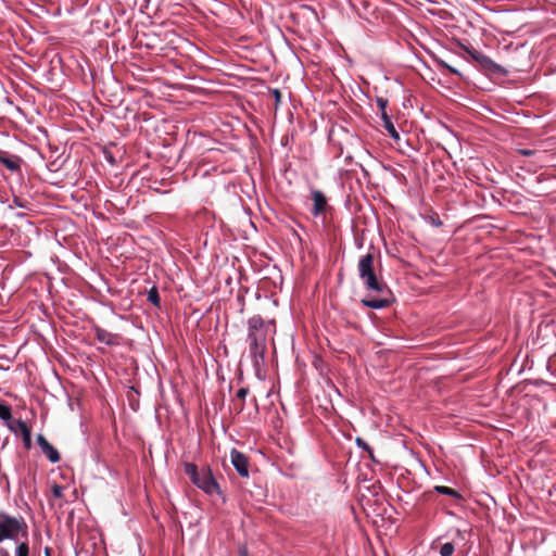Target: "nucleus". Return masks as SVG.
Instances as JSON below:
<instances>
[{
  "label": "nucleus",
  "instance_id": "f257e3e1",
  "mask_svg": "<svg viewBox=\"0 0 556 556\" xmlns=\"http://www.w3.org/2000/svg\"><path fill=\"white\" fill-rule=\"evenodd\" d=\"M359 278L363 280L367 290L377 292V293H388L390 294V289L387 283L378 278L375 271V254L374 252H368L365 255L361 256L357 265Z\"/></svg>",
  "mask_w": 556,
  "mask_h": 556
},
{
  "label": "nucleus",
  "instance_id": "c85d7f7f",
  "mask_svg": "<svg viewBox=\"0 0 556 556\" xmlns=\"http://www.w3.org/2000/svg\"><path fill=\"white\" fill-rule=\"evenodd\" d=\"M0 555L1 556H10L8 551L3 549V548H0Z\"/></svg>",
  "mask_w": 556,
  "mask_h": 556
},
{
  "label": "nucleus",
  "instance_id": "0eeeda50",
  "mask_svg": "<svg viewBox=\"0 0 556 556\" xmlns=\"http://www.w3.org/2000/svg\"><path fill=\"white\" fill-rule=\"evenodd\" d=\"M381 298H372V299H363L362 304L369 308L380 309L384 308L391 305L393 302V295L390 291V294L388 293H380Z\"/></svg>",
  "mask_w": 556,
  "mask_h": 556
},
{
  "label": "nucleus",
  "instance_id": "f3484780",
  "mask_svg": "<svg viewBox=\"0 0 556 556\" xmlns=\"http://www.w3.org/2000/svg\"><path fill=\"white\" fill-rule=\"evenodd\" d=\"M455 551V546L453 543H444L440 548L441 556H452Z\"/></svg>",
  "mask_w": 556,
  "mask_h": 556
},
{
  "label": "nucleus",
  "instance_id": "2eb2a0df",
  "mask_svg": "<svg viewBox=\"0 0 556 556\" xmlns=\"http://www.w3.org/2000/svg\"><path fill=\"white\" fill-rule=\"evenodd\" d=\"M148 301L152 303L155 307L161 306V299L159 291L155 287H152L148 292Z\"/></svg>",
  "mask_w": 556,
  "mask_h": 556
},
{
  "label": "nucleus",
  "instance_id": "5701e85b",
  "mask_svg": "<svg viewBox=\"0 0 556 556\" xmlns=\"http://www.w3.org/2000/svg\"><path fill=\"white\" fill-rule=\"evenodd\" d=\"M376 102H377V105L380 109V111H386L387 105H388V100L387 99L377 98Z\"/></svg>",
  "mask_w": 556,
  "mask_h": 556
},
{
  "label": "nucleus",
  "instance_id": "9d476101",
  "mask_svg": "<svg viewBox=\"0 0 556 556\" xmlns=\"http://www.w3.org/2000/svg\"><path fill=\"white\" fill-rule=\"evenodd\" d=\"M21 157L0 150V163L11 172H17L21 168Z\"/></svg>",
  "mask_w": 556,
  "mask_h": 556
},
{
  "label": "nucleus",
  "instance_id": "b1692460",
  "mask_svg": "<svg viewBox=\"0 0 556 556\" xmlns=\"http://www.w3.org/2000/svg\"><path fill=\"white\" fill-rule=\"evenodd\" d=\"M535 150H530V149H518L517 150V153L520 154V155H523V156H532L535 154Z\"/></svg>",
  "mask_w": 556,
  "mask_h": 556
},
{
  "label": "nucleus",
  "instance_id": "39448f33",
  "mask_svg": "<svg viewBox=\"0 0 556 556\" xmlns=\"http://www.w3.org/2000/svg\"><path fill=\"white\" fill-rule=\"evenodd\" d=\"M230 462L240 477H249L250 462L245 454L237 448H232L230 452Z\"/></svg>",
  "mask_w": 556,
  "mask_h": 556
},
{
  "label": "nucleus",
  "instance_id": "423d86ee",
  "mask_svg": "<svg viewBox=\"0 0 556 556\" xmlns=\"http://www.w3.org/2000/svg\"><path fill=\"white\" fill-rule=\"evenodd\" d=\"M37 443L40 446L42 453L51 463L55 464L60 462L61 456L58 450L51 445L48 440L40 433L37 435Z\"/></svg>",
  "mask_w": 556,
  "mask_h": 556
},
{
  "label": "nucleus",
  "instance_id": "20e7f679",
  "mask_svg": "<svg viewBox=\"0 0 556 556\" xmlns=\"http://www.w3.org/2000/svg\"><path fill=\"white\" fill-rule=\"evenodd\" d=\"M20 533L27 538V525L24 519L0 514V542L7 539L17 540Z\"/></svg>",
  "mask_w": 556,
  "mask_h": 556
},
{
  "label": "nucleus",
  "instance_id": "9b49d317",
  "mask_svg": "<svg viewBox=\"0 0 556 556\" xmlns=\"http://www.w3.org/2000/svg\"><path fill=\"white\" fill-rule=\"evenodd\" d=\"M11 429L15 433H21L23 438L24 446L29 450L31 447V432L27 424L21 419H18L14 426H11Z\"/></svg>",
  "mask_w": 556,
  "mask_h": 556
},
{
  "label": "nucleus",
  "instance_id": "f03ea898",
  "mask_svg": "<svg viewBox=\"0 0 556 556\" xmlns=\"http://www.w3.org/2000/svg\"><path fill=\"white\" fill-rule=\"evenodd\" d=\"M185 473L189 477L193 484L203 490L206 494H220L219 484L217 483L210 467H203L201 470H199L197 465L192 463H186Z\"/></svg>",
  "mask_w": 556,
  "mask_h": 556
},
{
  "label": "nucleus",
  "instance_id": "bb28decb",
  "mask_svg": "<svg viewBox=\"0 0 556 556\" xmlns=\"http://www.w3.org/2000/svg\"><path fill=\"white\" fill-rule=\"evenodd\" d=\"M381 112V118H382V122L384 123L386 122V118H391L387 111H380Z\"/></svg>",
  "mask_w": 556,
  "mask_h": 556
},
{
  "label": "nucleus",
  "instance_id": "a878e982",
  "mask_svg": "<svg viewBox=\"0 0 556 556\" xmlns=\"http://www.w3.org/2000/svg\"><path fill=\"white\" fill-rule=\"evenodd\" d=\"M239 556H249L248 549L245 547H242L238 552Z\"/></svg>",
  "mask_w": 556,
  "mask_h": 556
},
{
  "label": "nucleus",
  "instance_id": "f8f14e48",
  "mask_svg": "<svg viewBox=\"0 0 556 556\" xmlns=\"http://www.w3.org/2000/svg\"><path fill=\"white\" fill-rule=\"evenodd\" d=\"M93 331L97 340L105 343L106 345H116L119 342V337L117 334H114L99 326H96Z\"/></svg>",
  "mask_w": 556,
  "mask_h": 556
},
{
  "label": "nucleus",
  "instance_id": "7ed1b4c3",
  "mask_svg": "<svg viewBox=\"0 0 556 556\" xmlns=\"http://www.w3.org/2000/svg\"><path fill=\"white\" fill-rule=\"evenodd\" d=\"M249 349L254 358H264L266 352V333L264 321L261 316H253L249 319Z\"/></svg>",
  "mask_w": 556,
  "mask_h": 556
},
{
  "label": "nucleus",
  "instance_id": "cd10ccee",
  "mask_svg": "<svg viewBox=\"0 0 556 556\" xmlns=\"http://www.w3.org/2000/svg\"><path fill=\"white\" fill-rule=\"evenodd\" d=\"M442 64H443V66H444V67L448 68V71H451L452 73H455V74L457 73V71H456L455 68H453V67L448 66V65H447V64H445V63H442Z\"/></svg>",
  "mask_w": 556,
  "mask_h": 556
},
{
  "label": "nucleus",
  "instance_id": "393cba45",
  "mask_svg": "<svg viewBox=\"0 0 556 556\" xmlns=\"http://www.w3.org/2000/svg\"><path fill=\"white\" fill-rule=\"evenodd\" d=\"M13 204L18 207H26V202L18 197H14Z\"/></svg>",
  "mask_w": 556,
  "mask_h": 556
},
{
  "label": "nucleus",
  "instance_id": "6e6552de",
  "mask_svg": "<svg viewBox=\"0 0 556 556\" xmlns=\"http://www.w3.org/2000/svg\"><path fill=\"white\" fill-rule=\"evenodd\" d=\"M471 55L482 66H484L485 68L490 70L491 72H493L495 74H501V75L507 74V71L503 66H501L500 64H496L495 62H493L486 55H484V54H482V53H480V52H478L476 50L471 53Z\"/></svg>",
  "mask_w": 556,
  "mask_h": 556
},
{
  "label": "nucleus",
  "instance_id": "c756f323",
  "mask_svg": "<svg viewBox=\"0 0 556 556\" xmlns=\"http://www.w3.org/2000/svg\"><path fill=\"white\" fill-rule=\"evenodd\" d=\"M45 554H46V556H51V554H50V548H49V547H46V549H45Z\"/></svg>",
  "mask_w": 556,
  "mask_h": 556
},
{
  "label": "nucleus",
  "instance_id": "a211bd4d",
  "mask_svg": "<svg viewBox=\"0 0 556 556\" xmlns=\"http://www.w3.org/2000/svg\"><path fill=\"white\" fill-rule=\"evenodd\" d=\"M0 418L8 421L12 418L10 406L0 403Z\"/></svg>",
  "mask_w": 556,
  "mask_h": 556
},
{
  "label": "nucleus",
  "instance_id": "dca6fc26",
  "mask_svg": "<svg viewBox=\"0 0 556 556\" xmlns=\"http://www.w3.org/2000/svg\"><path fill=\"white\" fill-rule=\"evenodd\" d=\"M434 490L438 493L443 494V495H448L452 497H460L459 493L450 486L437 485V486H434Z\"/></svg>",
  "mask_w": 556,
  "mask_h": 556
},
{
  "label": "nucleus",
  "instance_id": "4be33fe9",
  "mask_svg": "<svg viewBox=\"0 0 556 556\" xmlns=\"http://www.w3.org/2000/svg\"><path fill=\"white\" fill-rule=\"evenodd\" d=\"M52 494L54 497L61 498L63 496V488L61 485L54 484L52 488Z\"/></svg>",
  "mask_w": 556,
  "mask_h": 556
},
{
  "label": "nucleus",
  "instance_id": "1a4fd4ad",
  "mask_svg": "<svg viewBox=\"0 0 556 556\" xmlns=\"http://www.w3.org/2000/svg\"><path fill=\"white\" fill-rule=\"evenodd\" d=\"M312 200H313V210L312 214L314 216L321 215L328 208V202L326 195L319 190L312 191Z\"/></svg>",
  "mask_w": 556,
  "mask_h": 556
},
{
  "label": "nucleus",
  "instance_id": "4468645a",
  "mask_svg": "<svg viewBox=\"0 0 556 556\" xmlns=\"http://www.w3.org/2000/svg\"><path fill=\"white\" fill-rule=\"evenodd\" d=\"M383 127H384V129L387 130V132L389 134L390 137H392L395 140L400 139V134L395 129V126L393 125L391 118H386V122L383 123Z\"/></svg>",
  "mask_w": 556,
  "mask_h": 556
},
{
  "label": "nucleus",
  "instance_id": "412c9836",
  "mask_svg": "<svg viewBox=\"0 0 556 556\" xmlns=\"http://www.w3.org/2000/svg\"><path fill=\"white\" fill-rule=\"evenodd\" d=\"M270 94L275 99V106L277 108L281 101V92L278 89H271Z\"/></svg>",
  "mask_w": 556,
  "mask_h": 556
},
{
  "label": "nucleus",
  "instance_id": "aec40b11",
  "mask_svg": "<svg viewBox=\"0 0 556 556\" xmlns=\"http://www.w3.org/2000/svg\"><path fill=\"white\" fill-rule=\"evenodd\" d=\"M356 443H357V445H358L359 447H362L363 450L367 451V452H368V454H369V456H370V458H372V459H374V452H372V448L369 446V444H368V443H366V442H365L363 439H361V438H357V439H356Z\"/></svg>",
  "mask_w": 556,
  "mask_h": 556
},
{
  "label": "nucleus",
  "instance_id": "ddd939ff",
  "mask_svg": "<svg viewBox=\"0 0 556 556\" xmlns=\"http://www.w3.org/2000/svg\"><path fill=\"white\" fill-rule=\"evenodd\" d=\"M249 394L248 388H241L237 391L236 397L237 400L232 401L231 409L236 414H240L244 408V400L247 395Z\"/></svg>",
  "mask_w": 556,
  "mask_h": 556
},
{
  "label": "nucleus",
  "instance_id": "6ab92c4d",
  "mask_svg": "<svg viewBox=\"0 0 556 556\" xmlns=\"http://www.w3.org/2000/svg\"><path fill=\"white\" fill-rule=\"evenodd\" d=\"M16 556H29V546L26 541L17 545Z\"/></svg>",
  "mask_w": 556,
  "mask_h": 556
}]
</instances>
